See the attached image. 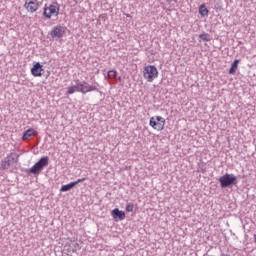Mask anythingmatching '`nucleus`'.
I'll list each match as a JSON object with an SVG mask.
<instances>
[{
  "mask_svg": "<svg viewBox=\"0 0 256 256\" xmlns=\"http://www.w3.org/2000/svg\"><path fill=\"white\" fill-rule=\"evenodd\" d=\"M91 93V91H97V87L93 85H89L87 82H80L79 80L76 81V84L74 86H69L67 88L68 95H73V93Z\"/></svg>",
  "mask_w": 256,
  "mask_h": 256,
  "instance_id": "nucleus-1",
  "label": "nucleus"
},
{
  "mask_svg": "<svg viewBox=\"0 0 256 256\" xmlns=\"http://www.w3.org/2000/svg\"><path fill=\"white\" fill-rule=\"evenodd\" d=\"M66 31H67V28H65L64 26L58 25L51 30L50 36L52 37V39H61L62 37L65 36Z\"/></svg>",
  "mask_w": 256,
  "mask_h": 256,
  "instance_id": "nucleus-8",
  "label": "nucleus"
},
{
  "mask_svg": "<svg viewBox=\"0 0 256 256\" xmlns=\"http://www.w3.org/2000/svg\"><path fill=\"white\" fill-rule=\"evenodd\" d=\"M36 65H39V63H36Z\"/></svg>",
  "mask_w": 256,
  "mask_h": 256,
  "instance_id": "nucleus-21",
  "label": "nucleus"
},
{
  "mask_svg": "<svg viewBox=\"0 0 256 256\" xmlns=\"http://www.w3.org/2000/svg\"><path fill=\"white\" fill-rule=\"evenodd\" d=\"M219 183L222 188L235 185L237 183V176L233 174H225L219 178Z\"/></svg>",
  "mask_w": 256,
  "mask_h": 256,
  "instance_id": "nucleus-5",
  "label": "nucleus"
},
{
  "mask_svg": "<svg viewBox=\"0 0 256 256\" xmlns=\"http://www.w3.org/2000/svg\"><path fill=\"white\" fill-rule=\"evenodd\" d=\"M47 165H49V157H42L33 167L30 168V173H33V175H39Z\"/></svg>",
  "mask_w": 256,
  "mask_h": 256,
  "instance_id": "nucleus-4",
  "label": "nucleus"
},
{
  "mask_svg": "<svg viewBox=\"0 0 256 256\" xmlns=\"http://www.w3.org/2000/svg\"><path fill=\"white\" fill-rule=\"evenodd\" d=\"M24 7L28 13H35L40 7L38 0H26Z\"/></svg>",
  "mask_w": 256,
  "mask_h": 256,
  "instance_id": "nucleus-9",
  "label": "nucleus"
},
{
  "mask_svg": "<svg viewBox=\"0 0 256 256\" xmlns=\"http://www.w3.org/2000/svg\"><path fill=\"white\" fill-rule=\"evenodd\" d=\"M43 15L45 19H51L59 15V4H51L44 8Z\"/></svg>",
  "mask_w": 256,
  "mask_h": 256,
  "instance_id": "nucleus-6",
  "label": "nucleus"
},
{
  "mask_svg": "<svg viewBox=\"0 0 256 256\" xmlns=\"http://www.w3.org/2000/svg\"><path fill=\"white\" fill-rule=\"evenodd\" d=\"M38 132L33 129V128H29L28 130H26L22 136V141H27L30 137H37Z\"/></svg>",
  "mask_w": 256,
  "mask_h": 256,
  "instance_id": "nucleus-13",
  "label": "nucleus"
},
{
  "mask_svg": "<svg viewBox=\"0 0 256 256\" xmlns=\"http://www.w3.org/2000/svg\"><path fill=\"white\" fill-rule=\"evenodd\" d=\"M236 72H237V65H232V67L229 70V74L233 75Z\"/></svg>",
  "mask_w": 256,
  "mask_h": 256,
  "instance_id": "nucleus-18",
  "label": "nucleus"
},
{
  "mask_svg": "<svg viewBox=\"0 0 256 256\" xmlns=\"http://www.w3.org/2000/svg\"><path fill=\"white\" fill-rule=\"evenodd\" d=\"M31 73L34 77H41L45 75V70L43 69V65H34L31 68Z\"/></svg>",
  "mask_w": 256,
  "mask_h": 256,
  "instance_id": "nucleus-12",
  "label": "nucleus"
},
{
  "mask_svg": "<svg viewBox=\"0 0 256 256\" xmlns=\"http://www.w3.org/2000/svg\"><path fill=\"white\" fill-rule=\"evenodd\" d=\"M17 163V159L15 157V154L10 153L4 160H2L0 169L2 171H5V169H9L12 165H15Z\"/></svg>",
  "mask_w": 256,
  "mask_h": 256,
  "instance_id": "nucleus-7",
  "label": "nucleus"
},
{
  "mask_svg": "<svg viewBox=\"0 0 256 256\" xmlns=\"http://www.w3.org/2000/svg\"><path fill=\"white\" fill-rule=\"evenodd\" d=\"M143 76H144V79L148 81V83H153V81H155V79L159 77V71L155 66L148 65L144 67Z\"/></svg>",
  "mask_w": 256,
  "mask_h": 256,
  "instance_id": "nucleus-2",
  "label": "nucleus"
},
{
  "mask_svg": "<svg viewBox=\"0 0 256 256\" xmlns=\"http://www.w3.org/2000/svg\"><path fill=\"white\" fill-rule=\"evenodd\" d=\"M134 205L133 204H128L126 206V211L127 213H133Z\"/></svg>",
  "mask_w": 256,
  "mask_h": 256,
  "instance_id": "nucleus-17",
  "label": "nucleus"
},
{
  "mask_svg": "<svg viewBox=\"0 0 256 256\" xmlns=\"http://www.w3.org/2000/svg\"><path fill=\"white\" fill-rule=\"evenodd\" d=\"M168 1V3H171V2H175V3H177V0H167Z\"/></svg>",
  "mask_w": 256,
  "mask_h": 256,
  "instance_id": "nucleus-20",
  "label": "nucleus"
},
{
  "mask_svg": "<svg viewBox=\"0 0 256 256\" xmlns=\"http://www.w3.org/2000/svg\"><path fill=\"white\" fill-rule=\"evenodd\" d=\"M111 216L113 217L114 221H124L126 214L124 211H121L118 208H116L111 211Z\"/></svg>",
  "mask_w": 256,
  "mask_h": 256,
  "instance_id": "nucleus-11",
  "label": "nucleus"
},
{
  "mask_svg": "<svg viewBox=\"0 0 256 256\" xmlns=\"http://www.w3.org/2000/svg\"><path fill=\"white\" fill-rule=\"evenodd\" d=\"M199 37L200 39H202V41H211V39L209 38V34L207 33L200 34Z\"/></svg>",
  "mask_w": 256,
  "mask_h": 256,
  "instance_id": "nucleus-15",
  "label": "nucleus"
},
{
  "mask_svg": "<svg viewBox=\"0 0 256 256\" xmlns=\"http://www.w3.org/2000/svg\"><path fill=\"white\" fill-rule=\"evenodd\" d=\"M117 77V72L116 71H109L108 72V78L109 79H115Z\"/></svg>",
  "mask_w": 256,
  "mask_h": 256,
  "instance_id": "nucleus-16",
  "label": "nucleus"
},
{
  "mask_svg": "<svg viewBox=\"0 0 256 256\" xmlns=\"http://www.w3.org/2000/svg\"><path fill=\"white\" fill-rule=\"evenodd\" d=\"M233 65H239V60H235V61L233 62Z\"/></svg>",
  "mask_w": 256,
  "mask_h": 256,
  "instance_id": "nucleus-19",
  "label": "nucleus"
},
{
  "mask_svg": "<svg viewBox=\"0 0 256 256\" xmlns=\"http://www.w3.org/2000/svg\"><path fill=\"white\" fill-rule=\"evenodd\" d=\"M165 123V118L161 116H153L149 120V125L154 131H163V129H165Z\"/></svg>",
  "mask_w": 256,
  "mask_h": 256,
  "instance_id": "nucleus-3",
  "label": "nucleus"
},
{
  "mask_svg": "<svg viewBox=\"0 0 256 256\" xmlns=\"http://www.w3.org/2000/svg\"><path fill=\"white\" fill-rule=\"evenodd\" d=\"M83 181H85V178H80L78 179L77 181H74V182H71L69 184H66V185H63L61 188H60V191L62 193H65L67 191H71V189L73 187H75V185H79V183H83Z\"/></svg>",
  "mask_w": 256,
  "mask_h": 256,
  "instance_id": "nucleus-10",
  "label": "nucleus"
},
{
  "mask_svg": "<svg viewBox=\"0 0 256 256\" xmlns=\"http://www.w3.org/2000/svg\"><path fill=\"white\" fill-rule=\"evenodd\" d=\"M199 14L201 15V17H207L209 15V10L207 9V6H205V4L200 5Z\"/></svg>",
  "mask_w": 256,
  "mask_h": 256,
  "instance_id": "nucleus-14",
  "label": "nucleus"
}]
</instances>
